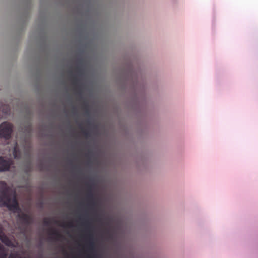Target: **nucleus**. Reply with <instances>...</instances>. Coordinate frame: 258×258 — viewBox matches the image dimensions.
<instances>
[{"instance_id": "1", "label": "nucleus", "mask_w": 258, "mask_h": 258, "mask_svg": "<svg viewBox=\"0 0 258 258\" xmlns=\"http://www.w3.org/2000/svg\"><path fill=\"white\" fill-rule=\"evenodd\" d=\"M6 206L11 211L16 213L22 221L26 224L30 222V217L22 213L18 206L16 194L12 188L4 181H0V206Z\"/></svg>"}, {"instance_id": "6", "label": "nucleus", "mask_w": 258, "mask_h": 258, "mask_svg": "<svg viewBox=\"0 0 258 258\" xmlns=\"http://www.w3.org/2000/svg\"><path fill=\"white\" fill-rule=\"evenodd\" d=\"M10 112V107L8 105L0 106V118H2L4 115L8 114Z\"/></svg>"}, {"instance_id": "8", "label": "nucleus", "mask_w": 258, "mask_h": 258, "mask_svg": "<svg viewBox=\"0 0 258 258\" xmlns=\"http://www.w3.org/2000/svg\"><path fill=\"white\" fill-rule=\"evenodd\" d=\"M9 258H29L27 256H22L18 254L12 253Z\"/></svg>"}, {"instance_id": "3", "label": "nucleus", "mask_w": 258, "mask_h": 258, "mask_svg": "<svg viewBox=\"0 0 258 258\" xmlns=\"http://www.w3.org/2000/svg\"><path fill=\"white\" fill-rule=\"evenodd\" d=\"M13 132V125L8 122H4L0 125V139L6 141L10 139Z\"/></svg>"}, {"instance_id": "5", "label": "nucleus", "mask_w": 258, "mask_h": 258, "mask_svg": "<svg viewBox=\"0 0 258 258\" xmlns=\"http://www.w3.org/2000/svg\"><path fill=\"white\" fill-rule=\"evenodd\" d=\"M0 239L3 242L5 243L7 245H11V241L8 237L4 233V229L3 226L0 224Z\"/></svg>"}, {"instance_id": "7", "label": "nucleus", "mask_w": 258, "mask_h": 258, "mask_svg": "<svg viewBox=\"0 0 258 258\" xmlns=\"http://www.w3.org/2000/svg\"><path fill=\"white\" fill-rule=\"evenodd\" d=\"M8 253L6 248L0 243V258H7Z\"/></svg>"}, {"instance_id": "2", "label": "nucleus", "mask_w": 258, "mask_h": 258, "mask_svg": "<svg viewBox=\"0 0 258 258\" xmlns=\"http://www.w3.org/2000/svg\"><path fill=\"white\" fill-rule=\"evenodd\" d=\"M8 144L10 156L12 155L15 159H19L23 157L28 162L29 166H30V144L28 141H25L21 147L15 140H11Z\"/></svg>"}, {"instance_id": "4", "label": "nucleus", "mask_w": 258, "mask_h": 258, "mask_svg": "<svg viewBox=\"0 0 258 258\" xmlns=\"http://www.w3.org/2000/svg\"><path fill=\"white\" fill-rule=\"evenodd\" d=\"M13 167H14V163L11 158L0 157V172L8 171Z\"/></svg>"}]
</instances>
